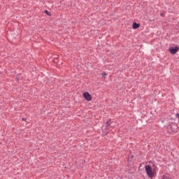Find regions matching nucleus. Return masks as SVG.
Masks as SVG:
<instances>
[{
  "mask_svg": "<svg viewBox=\"0 0 179 179\" xmlns=\"http://www.w3.org/2000/svg\"><path fill=\"white\" fill-rule=\"evenodd\" d=\"M145 173L149 178L153 179L156 177V170L150 166V164L145 165L144 167Z\"/></svg>",
  "mask_w": 179,
  "mask_h": 179,
  "instance_id": "f257e3e1",
  "label": "nucleus"
},
{
  "mask_svg": "<svg viewBox=\"0 0 179 179\" xmlns=\"http://www.w3.org/2000/svg\"><path fill=\"white\" fill-rule=\"evenodd\" d=\"M167 131L169 134H176V132H178V126L177 124L172 122L167 126Z\"/></svg>",
  "mask_w": 179,
  "mask_h": 179,
  "instance_id": "f03ea898",
  "label": "nucleus"
},
{
  "mask_svg": "<svg viewBox=\"0 0 179 179\" xmlns=\"http://www.w3.org/2000/svg\"><path fill=\"white\" fill-rule=\"evenodd\" d=\"M169 52L172 55H176L177 54V52L179 51V46L176 45V46H171L169 50Z\"/></svg>",
  "mask_w": 179,
  "mask_h": 179,
  "instance_id": "7ed1b4c3",
  "label": "nucleus"
},
{
  "mask_svg": "<svg viewBox=\"0 0 179 179\" xmlns=\"http://www.w3.org/2000/svg\"><path fill=\"white\" fill-rule=\"evenodd\" d=\"M83 97L87 101H92V100L93 99V96H92V94H90V93H89V92H83Z\"/></svg>",
  "mask_w": 179,
  "mask_h": 179,
  "instance_id": "20e7f679",
  "label": "nucleus"
},
{
  "mask_svg": "<svg viewBox=\"0 0 179 179\" xmlns=\"http://www.w3.org/2000/svg\"><path fill=\"white\" fill-rule=\"evenodd\" d=\"M141 27V24L137 23L136 22H134L132 24V29L134 30H136V29H139Z\"/></svg>",
  "mask_w": 179,
  "mask_h": 179,
  "instance_id": "39448f33",
  "label": "nucleus"
},
{
  "mask_svg": "<svg viewBox=\"0 0 179 179\" xmlns=\"http://www.w3.org/2000/svg\"><path fill=\"white\" fill-rule=\"evenodd\" d=\"M110 125H111V119H109L108 121H106V122L105 123V127L106 128V129H108V127H110Z\"/></svg>",
  "mask_w": 179,
  "mask_h": 179,
  "instance_id": "423d86ee",
  "label": "nucleus"
},
{
  "mask_svg": "<svg viewBox=\"0 0 179 179\" xmlns=\"http://www.w3.org/2000/svg\"><path fill=\"white\" fill-rule=\"evenodd\" d=\"M108 75V73H107L106 71H103L101 73V76H102V78H103V79H106V78H107Z\"/></svg>",
  "mask_w": 179,
  "mask_h": 179,
  "instance_id": "0eeeda50",
  "label": "nucleus"
},
{
  "mask_svg": "<svg viewBox=\"0 0 179 179\" xmlns=\"http://www.w3.org/2000/svg\"><path fill=\"white\" fill-rule=\"evenodd\" d=\"M134 155H129L128 156V162H132V160H134Z\"/></svg>",
  "mask_w": 179,
  "mask_h": 179,
  "instance_id": "6e6552de",
  "label": "nucleus"
},
{
  "mask_svg": "<svg viewBox=\"0 0 179 179\" xmlns=\"http://www.w3.org/2000/svg\"><path fill=\"white\" fill-rule=\"evenodd\" d=\"M44 13L48 16H52L51 13H50V11H48V10H45Z\"/></svg>",
  "mask_w": 179,
  "mask_h": 179,
  "instance_id": "1a4fd4ad",
  "label": "nucleus"
},
{
  "mask_svg": "<svg viewBox=\"0 0 179 179\" xmlns=\"http://www.w3.org/2000/svg\"><path fill=\"white\" fill-rule=\"evenodd\" d=\"M20 75V74H17V76L15 77V80H17V82H19V80L21 79Z\"/></svg>",
  "mask_w": 179,
  "mask_h": 179,
  "instance_id": "9d476101",
  "label": "nucleus"
},
{
  "mask_svg": "<svg viewBox=\"0 0 179 179\" xmlns=\"http://www.w3.org/2000/svg\"><path fill=\"white\" fill-rule=\"evenodd\" d=\"M108 129H106V130H104V131H103V136H106V135H107V134H108V131H107Z\"/></svg>",
  "mask_w": 179,
  "mask_h": 179,
  "instance_id": "9b49d317",
  "label": "nucleus"
},
{
  "mask_svg": "<svg viewBox=\"0 0 179 179\" xmlns=\"http://www.w3.org/2000/svg\"><path fill=\"white\" fill-rule=\"evenodd\" d=\"M160 16H161L162 17H164V16H166V14H164V13H160Z\"/></svg>",
  "mask_w": 179,
  "mask_h": 179,
  "instance_id": "f8f14e48",
  "label": "nucleus"
},
{
  "mask_svg": "<svg viewBox=\"0 0 179 179\" xmlns=\"http://www.w3.org/2000/svg\"><path fill=\"white\" fill-rule=\"evenodd\" d=\"M22 121H25V122H27V118L26 117H22Z\"/></svg>",
  "mask_w": 179,
  "mask_h": 179,
  "instance_id": "ddd939ff",
  "label": "nucleus"
},
{
  "mask_svg": "<svg viewBox=\"0 0 179 179\" xmlns=\"http://www.w3.org/2000/svg\"><path fill=\"white\" fill-rule=\"evenodd\" d=\"M176 117L177 119L179 120V113H176Z\"/></svg>",
  "mask_w": 179,
  "mask_h": 179,
  "instance_id": "4468645a",
  "label": "nucleus"
},
{
  "mask_svg": "<svg viewBox=\"0 0 179 179\" xmlns=\"http://www.w3.org/2000/svg\"><path fill=\"white\" fill-rule=\"evenodd\" d=\"M169 120H171V121H174V117H171L169 118Z\"/></svg>",
  "mask_w": 179,
  "mask_h": 179,
  "instance_id": "2eb2a0df",
  "label": "nucleus"
},
{
  "mask_svg": "<svg viewBox=\"0 0 179 179\" xmlns=\"http://www.w3.org/2000/svg\"><path fill=\"white\" fill-rule=\"evenodd\" d=\"M161 122H164V120H161Z\"/></svg>",
  "mask_w": 179,
  "mask_h": 179,
  "instance_id": "dca6fc26",
  "label": "nucleus"
},
{
  "mask_svg": "<svg viewBox=\"0 0 179 179\" xmlns=\"http://www.w3.org/2000/svg\"><path fill=\"white\" fill-rule=\"evenodd\" d=\"M58 58H59V56H56V59H58Z\"/></svg>",
  "mask_w": 179,
  "mask_h": 179,
  "instance_id": "f3484780",
  "label": "nucleus"
},
{
  "mask_svg": "<svg viewBox=\"0 0 179 179\" xmlns=\"http://www.w3.org/2000/svg\"><path fill=\"white\" fill-rule=\"evenodd\" d=\"M58 58H59V56H56V59H58Z\"/></svg>",
  "mask_w": 179,
  "mask_h": 179,
  "instance_id": "a211bd4d",
  "label": "nucleus"
},
{
  "mask_svg": "<svg viewBox=\"0 0 179 179\" xmlns=\"http://www.w3.org/2000/svg\"><path fill=\"white\" fill-rule=\"evenodd\" d=\"M141 167H142V164H141L140 166H139V169H141Z\"/></svg>",
  "mask_w": 179,
  "mask_h": 179,
  "instance_id": "6ab92c4d",
  "label": "nucleus"
}]
</instances>
